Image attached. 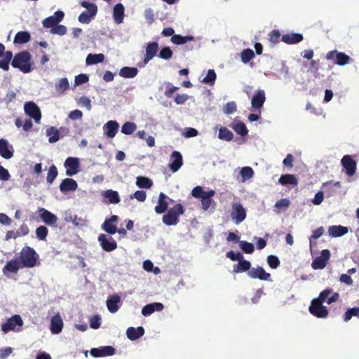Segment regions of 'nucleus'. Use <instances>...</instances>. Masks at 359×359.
I'll return each mask as SVG.
<instances>
[{"label":"nucleus","mask_w":359,"mask_h":359,"mask_svg":"<svg viewBox=\"0 0 359 359\" xmlns=\"http://www.w3.org/2000/svg\"><path fill=\"white\" fill-rule=\"evenodd\" d=\"M215 191L210 190L204 191L202 187L197 186L191 191V195L195 198L201 199V208L204 212L212 213L215 209V202L212 200Z\"/></svg>","instance_id":"f257e3e1"},{"label":"nucleus","mask_w":359,"mask_h":359,"mask_svg":"<svg viewBox=\"0 0 359 359\" xmlns=\"http://www.w3.org/2000/svg\"><path fill=\"white\" fill-rule=\"evenodd\" d=\"M31 55L28 51H22L16 54L12 60L11 65L14 68L19 69L24 73L31 70Z\"/></svg>","instance_id":"f03ea898"},{"label":"nucleus","mask_w":359,"mask_h":359,"mask_svg":"<svg viewBox=\"0 0 359 359\" xmlns=\"http://www.w3.org/2000/svg\"><path fill=\"white\" fill-rule=\"evenodd\" d=\"M38 255L34 250L30 247H24L19 257L21 263V267H34L36 264Z\"/></svg>","instance_id":"7ed1b4c3"},{"label":"nucleus","mask_w":359,"mask_h":359,"mask_svg":"<svg viewBox=\"0 0 359 359\" xmlns=\"http://www.w3.org/2000/svg\"><path fill=\"white\" fill-rule=\"evenodd\" d=\"M182 205L176 204L170 209L163 217V222L167 226L176 225L179 222V217L184 213Z\"/></svg>","instance_id":"20e7f679"},{"label":"nucleus","mask_w":359,"mask_h":359,"mask_svg":"<svg viewBox=\"0 0 359 359\" xmlns=\"http://www.w3.org/2000/svg\"><path fill=\"white\" fill-rule=\"evenodd\" d=\"M231 207L230 215L233 222L236 224H239L243 222L247 217L245 208L239 201L233 202Z\"/></svg>","instance_id":"39448f33"},{"label":"nucleus","mask_w":359,"mask_h":359,"mask_svg":"<svg viewBox=\"0 0 359 359\" xmlns=\"http://www.w3.org/2000/svg\"><path fill=\"white\" fill-rule=\"evenodd\" d=\"M325 58L327 60H332L335 65L344 66L351 62V58L344 52H339L337 50H331L327 53Z\"/></svg>","instance_id":"423d86ee"},{"label":"nucleus","mask_w":359,"mask_h":359,"mask_svg":"<svg viewBox=\"0 0 359 359\" xmlns=\"http://www.w3.org/2000/svg\"><path fill=\"white\" fill-rule=\"evenodd\" d=\"M22 325V318L19 315H14L1 325V330L4 333H8L9 331H20Z\"/></svg>","instance_id":"0eeeda50"},{"label":"nucleus","mask_w":359,"mask_h":359,"mask_svg":"<svg viewBox=\"0 0 359 359\" xmlns=\"http://www.w3.org/2000/svg\"><path fill=\"white\" fill-rule=\"evenodd\" d=\"M310 313L314 316L320 318H325L328 316V310L323 305L320 299H313L309 306Z\"/></svg>","instance_id":"6e6552de"},{"label":"nucleus","mask_w":359,"mask_h":359,"mask_svg":"<svg viewBox=\"0 0 359 359\" xmlns=\"http://www.w3.org/2000/svg\"><path fill=\"white\" fill-rule=\"evenodd\" d=\"M69 133V130L67 128L61 127L57 129L53 126L50 127L46 130V136L48 137V142L50 143H55L60 140L63 137Z\"/></svg>","instance_id":"1a4fd4ad"},{"label":"nucleus","mask_w":359,"mask_h":359,"mask_svg":"<svg viewBox=\"0 0 359 359\" xmlns=\"http://www.w3.org/2000/svg\"><path fill=\"white\" fill-rule=\"evenodd\" d=\"M265 100L266 96L264 90H258L251 99V111L261 113V109Z\"/></svg>","instance_id":"9d476101"},{"label":"nucleus","mask_w":359,"mask_h":359,"mask_svg":"<svg viewBox=\"0 0 359 359\" xmlns=\"http://www.w3.org/2000/svg\"><path fill=\"white\" fill-rule=\"evenodd\" d=\"M236 172L238 173V175H235V178L242 183H245L251 180L255 175L253 169L250 166L237 168L234 170V175H236Z\"/></svg>","instance_id":"9b49d317"},{"label":"nucleus","mask_w":359,"mask_h":359,"mask_svg":"<svg viewBox=\"0 0 359 359\" xmlns=\"http://www.w3.org/2000/svg\"><path fill=\"white\" fill-rule=\"evenodd\" d=\"M98 241L102 250L106 252H112L117 248L116 241L112 237L105 234H100L98 236Z\"/></svg>","instance_id":"f8f14e48"},{"label":"nucleus","mask_w":359,"mask_h":359,"mask_svg":"<svg viewBox=\"0 0 359 359\" xmlns=\"http://www.w3.org/2000/svg\"><path fill=\"white\" fill-rule=\"evenodd\" d=\"M25 112L36 123H39L41 118V111L39 107L33 102H27L24 106Z\"/></svg>","instance_id":"ddd939ff"},{"label":"nucleus","mask_w":359,"mask_h":359,"mask_svg":"<svg viewBox=\"0 0 359 359\" xmlns=\"http://www.w3.org/2000/svg\"><path fill=\"white\" fill-rule=\"evenodd\" d=\"M341 163L348 176L351 177L355 173L357 163L353 159L351 156H344L341 160Z\"/></svg>","instance_id":"4468645a"},{"label":"nucleus","mask_w":359,"mask_h":359,"mask_svg":"<svg viewBox=\"0 0 359 359\" xmlns=\"http://www.w3.org/2000/svg\"><path fill=\"white\" fill-rule=\"evenodd\" d=\"M66 175L73 176L79 172V159L75 157H68L64 163Z\"/></svg>","instance_id":"2eb2a0df"},{"label":"nucleus","mask_w":359,"mask_h":359,"mask_svg":"<svg viewBox=\"0 0 359 359\" xmlns=\"http://www.w3.org/2000/svg\"><path fill=\"white\" fill-rule=\"evenodd\" d=\"M330 258V252L329 250H322L320 255L316 257L311 264V266L313 269H324L328 260Z\"/></svg>","instance_id":"dca6fc26"},{"label":"nucleus","mask_w":359,"mask_h":359,"mask_svg":"<svg viewBox=\"0 0 359 359\" xmlns=\"http://www.w3.org/2000/svg\"><path fill=\"white\" fill-rule=\"evenodd\" d=\"M13 58V53L11 51H5V46L3 43H0V68L4 71L9 69V64Z\"/></svg>","instance_id":"f3484780"},{"label":"nucleus","mask_w":359,"mask_h":359,"mask_svg":"<svg viewBox=\"0 0 359 359\" xmlns=\"http://www.w3.org/2000/svg\"><path fill=\"white\" fill-rule=\"evenodd\" d=\"M158 50L157 42H149L145 45V54L143 60L144 65H147L156 55Z\"/></svg>","instance_id":"a211bd4d"},{"label":"nucleus","mask_w":359,"mask_h":359,"mask_svg":"<svg viewBox=\"0 0 359 359\" xmlns=\"http://www.w3.org/2000/svg\"><path fill=\"white\" fill-rule=\"evenodd\" d=\"M104 135L108 138H114L118 133L119 124L116 121H109L103 126Z\"/></svg>","instance_id":"6ab92c4d"},{"label":"nucleus","mask_w":359,"mask_h":359,"mask_svg":"<svg viewBox=\"0 0 359 359\" xmlns=\"http://www.w3.org/2000/svg\"><path fill=\"white\" fill-rule=\"evenodd\" d=\"M118 221V217L113 215L111 217L106 219L102 224V229L107 233L112 235L116 233L117 226L116 223Z\"/></svg>","instance_id":"aec40b11"},{"label":"nucleus","mask_w":359,"mask_h":359,"mask_svg":"<svg viewBox=\"0 0 359 359\" xmlns=\"http://www.w3.org/2000/svg\"><path fill=\"white\" fill-rule=\"evenodd\" d=\"M169 202H173V200L170 198L165 194L162 192L160 193L158 198V204L154 208L155 212L157 214H162L165 212L169 205Z\"/></svg>","instance_id":"412c9836"},{"label":"nucleus","mask_w":359,"mask_h":359,"mask_svg":"<svg viewBox=\"0 0 359 359\" xmlns=\"http://www.w3.org/2000/svg\"><path fill=\"white\" fill-rule=\"evenodd\" d=\"M248 275L252 278H258L261 280H271L270 273L266 272L261 266L251 269L248 272Z\"/></svg>","instance_id":"4be33fe9"},{"label":"nucleus","mask_w":359,"mask_h":359,"mask_svg":"<svg viewBox=\"0 0 359 359\" xmlns=\"http://www.w3.org/2000/svg\"><path fill=\"white\" fill-rule=\"evenodd\" d=\"M64 323L59 313L51 318L50 323V330L53 334H60L63 328Z\"/></svg>","instance_id":"5701e85b"},{"label":"nucleus","mask_w":359,"mask_h":359,"mask_svg":"<svg viewBox=\"0 0 359 359\" xmlns=\"http://www.w3.org/2000/svg\"><path fill=\"white\" fill-rule=\"evenodd\" d=\"M114 353V348L110 346L94 348L90 350L91 355L95 358L113 355Z\"/></svg>","instance_id":"b1692460"},{"label":"nucleus","mask_w":359,"mask_h":359,"mask_svg":"<svg viewBox=\"0 0 359 359\" xmlns=\"http://www.w3.org/2000/svg\"><path fill=\"white\" fill-rule=\"evenodd\" d=\"M182 165V156L181 154L177 151L172 153L170 159L169 167L173 172H177Z\"/></svg>","instance_id":"393cba45"},{"label":"nucleus","mask_w":359,"mask_h":359,"mask_svg":"<svg viewBox=\"0 0 359 359\" xmlns=\"http://www.w3.org/2000/svg\"><path fill=\"white\" fill-rule=\"evenodd\" d=\"M107 309L110 313H114L121 307V298L118 294H114L108 297L106 301Z\"/></svg>","instance_id":"a878e982"},{"label":"nucleus","mask_w":359,"mask_h":359,"mask_svg":"<svg viewBox=\"0 0 359 359\" xmlns=\"http://www.w3.org/2000/svg\"><path fill=\"white\" fill-rule=\"evenodd\" d=\"M59 188L62 193L65 194L76 190L78 188V184L72 178H65L60 183Z\"/></svg>","instance_id":"bb28decb"},{"label":"nucleus","mask_w":359,"mask_h":359,"mask_svg":"<svg viewBox=\"0 0 359 359\" xmlns=\"http://www.w3.org/2000/svg\"><path fill=\"white\" fill-rule=\"evenodd\" d=\"M101 195L105 199L104 203L118 204L120 202V196L116 191L108 189L102 191Z\"/></svg>","instance_id":"cd10ccee"},{"label":"nucleus","mask_w":359,"mask_h":359,"mask_svg":"<svg viewBox=\"0 0 359 359\" xmlns=\"http://www.w3.org/2000/svg\"><path fill=\"white\" fill-rule=\"evenodd\" d=\"M0 155L6 159H10L13 156V147L4 139H0Z\"/></svg>","instance_id":"c85d7f7f"},{"label":"nucleus","mask_w":359,"mask_h":359,"mask_svg":"<svg viewBox=\"0 0 359 359\" xmlns=\"http://www.w3.org/2000/svg\"><path fill=\"white\" fill-rule=\"evenodd\" d=\"M348 232V229L346 226L341 225H333L328 228L329 236L332 238H337L343 236Z\"/></svg>","instance_id":"c756f323"},{"label":"nucleus","mask_w":359,"mask_h":359,"mask_svg":"<svg viewBox=\"0 0 359 359\" xmlns=\"http://www.w3.org/2000/svg\"><path fill=\"white\" fill-rule=\"evenodd\" d=\"M163 307V305L159 302L149 304L142 308V314L144 316H149L154 311H161Z\"/></svg>","instance_id":"7c9ffc66"},{"label":"nucleus","mask_w":359,"mask_h":359,"mask_svg":"<svg viewBox=\"0 0 359 359\" xmlns=\"http://www.w3.org/2000/svg\"><path fill=\"white\" fill-rule=\"evenodd\" d=\"M125 8L121 3L116 4L113 9V18L116 23L121 24L123 22Z\"/></svg>","instance_id":"2f4dec72"},{"label":"nucleus","mask_w":359,"mask_h":359,"mask_svg":"<svg viewBox=\"0 0 359 359\" xmlns=\"http://www.w3.org/2000/svg\"><path fill=\"white\" fill-rule=\"evenodd\" d=\"M65 14L61 11H56L53 15L46 18V28H51L57 25L64 18Z\"/></svg>","instance_id":"473e14b6"},{"label":"nucleus","mask_w":359,"mask_h":359,"mask_svg":"<svg viewBox=\"0 0 359 359\" xmlns=\"http://www.w3.org/2000/svg\"><path fill=\"white\" fill-rule=\"evenodd\" d=\"M341 183L339 182L330 181L322 184V189L325 191L327 196H333L336 192V188H339Z\"/></svg>","instance_id":"72a5a7b5"},{"label":"nucleus","mask_w":359,"mask_h":359,"mask_svg":"<svg viewBox=\"0 0 359 359\" xmlns=\"http://www.w3.org/2000/svg\"><path fill=\"white\" fill-rule=\"evenodd\" d=\"M144 334V330L142 327H130L127 329L126 334L129 339L134 341L142 337Z\"/></svg>","instance_id":"f704fd0d"},{"label":"nucleus","mask_w":359,"mask_h":359,"mask_svg":"<svg viewBox=\"0 0 359 359\" xmlns=\"http://www.w3.org/2000/svg\"><path fill=\"white\" fill-rule=\"evenodd\" d=\"M303 36L301 34L290 33L282 36V41L288 44H294L301 42Z\"/></svg>","instance_id":"c9c22d12"},{"label":"nucleus","mask_w":359,"mask_h":359,"mask_svg":"<svg viewBox=\"0 0 359 359\" xmlns=\"http://www.w3.org/2000/svg\"><path fill=\"white\" fill-rule=\"evenodd\" d=\"M278 182L284 186L292 185L296 187L298 184V180L294 175L285 174L280 176Z\"/></svg>","instance_id":"e433bc0d"},{"label":"nucleus","mask_w":359,"mask_h":359,"mask_svg":"<svg viewBox=\"0 0 359 359\" xmlns=\"http://www.w3.org/2000/svg\"><path fill=\"white\" fill-rule=\"evenodd\" d=\"M230 127L239 135L245 136L248 133V130L246 126L240 121H234L230 125Z\"/></svg>","instance_id":"4c0bfd02"},{"label":"nucleus","mask_w":359,"mask_h":359,"mask_svg":"<svg viewBox=\"0 0 359 359\" xmlns=\"http://www.w3.org/2000/svg\"><path fill=\"white\" fill-rule=\"evenodd\" d=\"M138 72L136 67H123L120 69L118 74L125 79H133L137 75Z\"/></svg>","instance_id":"58836bf2"},{"label":"nucleus","mask_w":359,"mask_h":359,"mask_svg":"<svg viewBox=\"0 0 359 359\" xmlns=\"http://www.w3.org/2000/svg\"><path fill=\"white\" fill-rule=\"evenodd\" d=\"M251 264L249 261L244 259L243 258L238 261L237 264H235L233 269V273H240L244 271H249L251 269Z\"/></svg>","instance_id":"ea45409f"},{"label":"nucleus","mask_w":359,"mask_h":359,"mask_svg":"<svg viewBox=\"0 0 359 359\" xmlns=\"http://www.w3.org/2000/svg\"><path fill=\"white\" fill-rule=\"evenodd\" d=\"M31 39L30 34L27 32L20 31L18 32L13 40L15 44H24L29 42Z\"/></svg>","instance_id":"a19ab883"},{"label":"nucleus","mask_w":359,"mask_h":359,"mask_svg":"<svg viewBox=\"0 0 359 359\" xmlns=\"http://www.w3.org/2000/svg\"><path fill=\"white\" fill-rule=\"evenodd\" d=\"M105 57L102 53L92 54L90 53L87 55L86 59V64L87 65H93L101 63L104 61Z\"/></svg>","instance_id":"79ce46f5"},{"label":"nucleus","mask_w":359,"mask_h":359,"mask_svg":"<svg viewBox=\"0 0 359 359\" xmlns=\"http://www.w3.org/2000/svg\"><path fill=\"white\" fill-rule=\"evenodd\" d=\"M69 83L67 78H62L58 80L55 83V91L57 95H63L69 89Z\"/></svg>","instance_id":"37998d69"},{"label":"nucleus","mask_w":359,"mask_h":359,"mask_svg":"<svg viewBox=\"0 0 359 359\" xmlns=\"http://www.w3.org/2000/svg\"><path fill=\"white\" fill-rule=\"evenodd\" d=\"M218 138L221 140L230 142L233 138V134L227 128L221 127L219 129Z\"/></svg>","instance_id":"c03bdc74"},{"label":"nucleus","mask_w":359,"mask_h":359,"mask_svg":"<svg viewBox=\"0 0 359 359\" xmlns=\"http://www.w3.org/2000/svg\"><path fill=\"white\" fill-rule=\"evenodd\" d=\"M136 185L141 189H149L152 187V180L147 177L139 176L136 177Z\"/></svg>","instance_id":"a18cd8bd"},{"label":"nucleus","mask_w":359,"mask_h":359,"mask_svg":"<svg viewBox=\"0 0 359 359\" xmlns=\"http://www.w3.org/2000/svg\"><path fill=\"white\" fill-rule=\"evenodd\" d=\"M20 266H20L19 261L18 259L11 260L6 263L4 267L3 271L4 273L8 271L11 273H16Z\"/></svg>","instance_id":"49530a36"},{"label":"nucleus","mask_w":359,"mask_h":359,"mask_svg":"<svg viewBox=\"0 0 359 359\" xmlns=\"http://www.w3.org/2000/svg\"><path fill=\"white\" fill-rule=\"evenodd\" d=\"M217 78L216 73L214 69H209L206 73L205 76L201 79V82L210 86L215 84Z\"/></svg>","instance_id":"de8ad7c7"},{"label":"nucleus","mask_w":359,"mask_h":359,"mask_svg":"<svg viewBox=\"0 0 359 359\" xmlns=\"http://www.w3.org/2000/svg\"><path fill=\"white\" fill-rule=\"evenodd\" d=\"M137 129V126L134 122H126L121 127V133L124 135H131Z\"/></svg>","instance_id":"09e8293b"},{"label":"nucleus","mask_w":359,"mask_h":359,"mask_svg":"<svg viewBox=\"0 0 359 359\" xmlns=\"http://www.w3.org/2000/svg\"><path fill=\"white\" fill-rule=\"evenodd\" d=\"M353 316H355L359 318V307L348 309L344 314L343 318L345 322H348Z\"/></svg>","instance_id":"8fccbe9b"},{"label":"nucleus","mask_w":359,"mask_h":359,"mask_svg":"<svg viewBox=\"0 0 359 359\" xmlns=\"http://www.w3.org/2000/svg\"><path fill=\"white\" fill-rule=\"evenodd\" d=\"M254 57L255 53L252 49L250 48L244 49L241 53V61L244 64L248 63L250 60L254 58Z\"/></svg>","instance_id":"3c124183"},{"label":"nucleus","mask_w":359,"mask_h":359,"mask_svg":"<svg viewBox=\"0 0 359 359\" xmlns=\"http://www.w3.org/2000/svg\"><path fill=\"white\" fill-rule=\"evenodd\" d=\"M95 15H93L91 11H85L81 13V15L79 17V21L81 23L83 24H88L91 19L95 16Z\"/></svg>","instance_id":"603ef678"},{"label":"nucleus","mask_w":359,"mask_h":359,"mask_svg":"<svg viewBox=\"0 0 359 359\" xmlns=\"http://www.w3.org/2000/svg\"><path fill=\"white\" fill-rule=\"evenodd\" d=\"M239 247L244 252L248 254L252 253L255 250V247L252 243L244 241H239Z\"/></svg>","instance_id":"864d4df0"},{"label":"nucleus","mask_w":359,"mask_h":359,"mask_svg":"<svg viewBox=\"0 0 359 359\" xmlns=\"http://www.w3.org/2000/svg\"><path fill=\"white\" fill-rule=\"evenodd\" d=\"M324 233V228L323 226L319 227L318 229L314 230L312 233V235L309 238V244H310V249L312 250L313 243V239H318Z\"/></svg>","instance_id":"5fc2aeb1"},{"label":"nucleus","mask_w":359,"mask_h":359,"mask_svg":"<svg viewBox=\"0 0 359 359\" xmlns=\"http://www.w3.org/2000/svg\"><path fill=\"white\" fill-rule=\"evenodd\" d=\"M78 105L86 107L87 110L90 111L92 109L91 101L86 96H81L77 100Z\"/></svg>","instance_id":"6e6d98bb"},{"label":"nucleus","mask_w":359,"mask_h":359,"mask_svg":"<svg viewBox=\"0 0 359 359\" xmlns=\"http://www.w3.org/2000/svg\"><path fill=\"white\" fill-rule=\"evenodd\" d=\"M67 27L62 25H57L50 28V32L53 34L63 36L67 33Z\"/></svg>","instance_id":"4d7b16f0"},{"label":"nucleus","mask_w":359,"mask_h":359,"mask_svg":"<svg viewBox=\"0 0 359 359\" xmlns=\"http://www.w3.org/2000/svg\"><path fill=\"white\" fill-rule=\"evenodd\" d=\"M224 113L226 115H230L233 114L236 111V105L234 102H227L224 106Z\"/></svg>","instance_id":"13d9d810"},{"label":"nucleus","mask_w":359,"mask_h":359,"mask_svg":"<svg viewBox=\"0 0 359 359\" xmlns=\"http://www.w3.org/2000/svg\"><path fill=\"white\" fill-rule=\"evenodd\" d=\"M90 327L93 329H98L101 325V317L99 315L93 316L90 318Z\"/></svg>","instance_id":"bf43d9fd"},{"label":"nucleus","mask_w":359,"mask_h":359,"mask_svg":"<svg viewBox=\"0 0 359 359\" xmlns=\"http://www.w3.org/2000/svg\"><path fill=\"white\" fill-rule=\"evenodd\" d=\"M172 51L169 47H164L160 50L158 56L163 60H169L172 57Z\"/></svg>","instance_id":"052dcab7"},{"label":"nucleus","mask_w":359,"mask_h":359,"mask_svg":"<svg viewBox=\"0 0 359 359\" xmlns=\"http://www.w3.org/2000/svg\"><path fill=\"white\" fill-rule=\"evenodd\" d=\"M57 175V168L55 165H51L48 170V175L46 177L47 181L49 183H52L55 178Z\"/></svg>","instance_id":"680f3d73"},{"label":"nucleus","mask_w":359,"mask_h":359,"mask_svg":"<svg viewBox=\"0 0 359 359\" xmlns=\"http://www.w3.org/2000/svg\"><path fill=\"white\" fill-rule=\"evenodd\" d=\"M89 77L86 74H81L75 76L74 86H77L88 81Z\"/></svg>","instance_id":"e2e57ef3"},{"label":"nucleus","mask_w":359,"mask_h":359,"mask_svg":"<svg viewBox=\"0 0 359 359\" xmlns=\"http://www.w3.org/2000/svg\"><path fill=\"white\" fill-rule=\"evenodd\" d=\"M267 263L272 269H276L280 265V261L276 256L269 255L267 257Z\"/></svg>","instance_id":"0e129e2a"},{"label":"nucleus","mask_w":359,"mask_h":359,"mask_svg":"<svg viewBox=\"0 0 359 359\" xmlns=\"http://www.w3.org/2000/svg\"><path fill=\"white\" fill-rule=\"evenodd\" d=\"M131 199L135 198L140 202H144L147 198V194L144 191H136L130 196Z\"/></svg>","instance_id":"69168bd1"},{"label":"nucleus","mask_w":359,"mask_h":359,"mask_svg":"<svg viewBox=\"0 0 359 359\" xmlns=\"http://www.w3.org/2000/svg\"><path fill=\"white\" fill-rule=\"evenodd\" d=\"M81 5L83 8H86L87 9L86 11H91L93 15H96L97 11V7L95 4L83 1L81 3Z\"/></svg>","instance_id":"338daca9"},{"label":"nucleus","mask_w":359,"mask_h":359,"mask_svg":"<svg viewBox=\"0 0 359 359\" xmlns=\"http://www.w3.org/2000/svg\"><path fill=\"white\" fill-rule=\"evenodd\" d=\"M324 200V193L322 191H318L314 198L312 199V203L315 205H319Z\"/></svg>","instance_id":"774afa93"}]
</instances>
